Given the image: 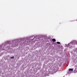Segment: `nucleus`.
Instances as JSON below:
<instances>
[{"mask_svg":"<svg viewBox=\"0 0 77 77\" xmlns=\"http://www.w3.org/2000/svg\"><path fill=\"white\" fill-rule=\"evenodd\" d=\"M57 44H60V42H57Z\"/></svg>","mask_w":77,"mask_h":77,"instance_id":"20e7f679","label":"nucleus"},{"mask_svg":"<svg viewBox=\"0 0 77 77\" xmlns=\"http://www.w3.org/2000/svg\"><path fill=\"white\" fill-rule=\"evenodd\" d=\"M73 71V69H69V71H68V73H71Z\"/></svg>","mask_w":77,"mask_h":77,"instance_id":"f257e3e1","label":"nucleus"},{"mask_svg":"<svg viewBox=\"0 0 77 77\" xmlns=\"http://www.w3.org/2000/svg\"><path fill=\"white\" fill-rule=\"evenodd\" d=\"M11 59H14V57H11Z\"/></svg>","mask_w":77,"mask_h":77,"instance_id":"39448f33","label":"nucleus"},{"mask_svg":"<svg viewBox=\"0 0 77 77\" xmlns=\"http://www.w3.org/2000/svg\"><path fill=\"white\" fill-rule=\"evenodd\" d=\"M52 41L53 42H55V41H56V39L54 38H53L52 39Z\"/></svg>","mask_w":77,"mask_h":77,"instance_id":"f03ea898","label":"nucleus"},{"mask_svg":"<svg viewBox=\"0 0 77 77\" xmlns=\"http://www.w3.org/2000/svg\"><path fill=\"white\" fill-rule=\"evenodd\" d=\"M73 43H74L75 44V43H76V42H76L75 41H73Z\"/></svg>","mask_w":77,"mask_h":77,"instance_id":"7ed1b4c3","label":"nucleus"}]
</instances>
